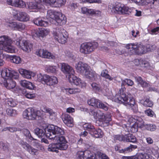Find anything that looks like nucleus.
Here are the masks:
<instances>
[{
  "instance_id": "c756f323",
  "label": "nucleus",
  "mask_w": 159,
  "mask_h": 159,
  "mask_svg": "<svg viewBox=\"0 0 159 159\" xmlns=\"http://www.w3.org/2000/svg\"><path fill=\"white\" fill-rule=\"evenodd\" d=\"M90 134L96 138H101L103 135V132L100 128L96 129L95 128L91 131Z\"/></svg>"
},
{
  "instance_id": "0e129e2a",
  "label": "nucleus",
  "mask_w": 159,
  "mask_h": 159,
  "mask_svg": "<svg viewBox=\"0 0 159 159\" xmlns=\"http://www.w3.org/2000/svg\"><path fill=\"white\" fill-rule=\"evenodd\" d=\"M16 22L11 21L7 23V25L11 29L14 30Z\"/></svg>"
},
{
  "instance_id": "49530a36",
  "label": "nucleus",
  "mask_w": 159,
  "mask_h": 159,
  "mask_svg": "<svg viewBox=\"0 0 159 159\" xmlns=\"http://www.w3.org/2000/svg\"><path fill=\"white\" fill-rule=\"evenodd\" d=\"M66 2V0H56L54 7H61L65 5Z\"/></svg>"
},
{
  "instance_id": "e2e57ef3",
  "label": "nucleus",
  "mask_w": 159,
  "mask_h": 159,
  "mask_svg": "<svg viewBox=\"0 0 159 159\" xmlns=\"http://www.w3.org/2000/svg\"><path fill=\"white\" fill-rule=\"evenodd\" d=\"M76 157L77 159H84L83 151H78Z\"/></svg>"
},
{
  "instance_id": "f03ea898",
  "label": "nucleus",
  "mask_w": 159,
  "mask_h": 159,
  "mask_svg": "<svg viewBox=\"0 0 159 159\" xmlns=\"http://www.w3.org/2000/svg\"><path fill=\"white\" fill-rule=\"evenodd\" d=\"M41 110H37L33 108H28L25 109L23 113V116L24 118L29 120H34L36 119L37 117H42L43 112L48 114L49 118L52 119H55L56 113L53 111V110L46 106H43Z\"/></svg>"
},
{
  "instance_id": "c03bdc74",
  "label": "nucleus",
  "mask_w": 159,
  "mask_h": 159,
  "mask_svg": "<svg viewBox=\"0 0 159 159\" xmlns=\"http://www.w3.org/2000/svg\"><path fill=\"white\" fill-rule=\"evenodd\" d=\"M83 127L85 130L88 131L90 134L91 131L94 129V126L91 123H85L83 125Z\"/></svg>"
},
{
  "instance_id": "f8f14e48",
  "label": "nucleus",
  "mask_w": 159,
  "mask_h": 159,
  "mask_svg": "<svg viewBox=\"0 0 159 159\" xmlns=\"http://www.w3.org/2000/svg\"><path fill=\"white\" fill-rule=\"evenodd\" d=\"M68 78L70 83H73L81 88L85 87L86 86V83L84 81L82 80L80 78L77 77L74 74Z\"/></svg>"
},
{
  "instance_id": "ea45409f",
  "label": "nucleus",
  "mask_w": 159,
  "mask_h": 159,
  "mask_svg": "<svg viewBox=\"0 0 159 159\" xmlns=\"http://www.w3.org/2000/svg\"><path fill=\"white\" fill-rule=\"evenodd\" d=\"M5 102L6 105L8 107H14L16 105V102L11 98L6 99Z\"/></svg>"
},
{
  "instance_id": "412c9836",
  "label": "nucleus",
  "mask_w": 159,
  "mask_h": 159,
  "mask_svg": "<svg viewBox=\"0 0 159 159\" xmlns=\"http://www.w3.org/2000/svg\"><path fill=\"white\" fill-rule=\"evenodd\" d=\"M8 4L16 7L23 8L26 6L25 3L22 0H7Z\"/></svg>"
},
{
  "instance_id": "6ab92c4d",
  "label": "nucleus",
  "mask_w": 159,
  "mask_h": 159,
  "mask_svg": "<svg viewBox=\"0 0 159 159\" xmlns=\"http://www.w3.org/2000/svg\"><path fill=\"white\" fill-rule=\"evenodd\" d=\"M61 118L63 122L68 126L72 127L73 126V119L67 114H63L61 116Z\"/></svg>"
},
{
  "instance_id": "052dcab7",
  "label": "nucleus",
  "mask_w": 159,
  "mask_h": 159,
  "mask_svg": "<svg viewBox=\"0 0 159 159\" xmlns=\"http://www.w3.org/2000/svg\"><path fill=\"white\" fill-rule=\"evenodd\" d=\"M82 1L84 3H100L101 1L100 0H82Z\"/></svg>"
},
{
  "instance_id": "ddd939ff",
  "label": "nucleus",
  "mask_w": 159,
  "mask_h": 159,
  "mask_svg": "<svg viewBox=\"0 0 159 159\" xmlns=\"http://www.w3.org/2000/svg\"><path fill=\"white\" fill-rule=\"evenodd\" d=\"M13 13L14 17L19 20L27 21L29 20V16L25 12L16 11Z\"/></svg>"
},
{
  "instance_id": "20e7f679",
  "label": "nucleus",
  "mask_w": 159,
  "mask_h": 159,
  "mask_svg": "<svg viewBox=\"0 0 159 159\" xmlns=\"http://www.w3.org/2000/svg\"><path fill=\"white\" fill-rule=\"evenodd\" d=\"M115 101L119 103H123L126 106H129L134 111L138 110V106L135 100L130 94L126 95L125 93H120L115 97Z\"/></svg>"
},
{
  "instance_id": "3c124183",
  "label": "nucleus",
  "mask_w": 159,
  "mask_h": 159,
  "mask_svg": "<svg viewBox=\"0 0 159 159\" xmlns=\"http://www.w3.org/2000/svg\"><path fill=\"white\" fill-rule=\"evenodd\" d=\"M134 82L130 79H125L122 81V84H127L128 86H132L134 84Z\"/></svg>"
},
{
  "instance_id": "9d476101",
  "label": "nucleus",
  "mask_w": 159,
  "mask_h": 159,
  "mask_svg": "<svg viewBox=\"0 0 159 159\" xmlns=\"http://www.w3.org/2000/svg\"><path fill=\"white\" fill-rule=\"evenodd\" d=\"M60 31H61V32H54L53 33V37L59 43L65 44L67 42L68 38L67 33L63 29H61Z\"/></svg>"
},
{
  "instance_id": "79ce46f5",
  "label": "nucleus",
  "mask_w": 159,
  "mask_h": 159,
  "mask_svg": "<svg viewBox=\"0 0 159 159\" xmlns=\"http://www.w3.org/2000/svg\"><path fill=\"white\" fill-rule=\"evenodd\" d=\"M0 148L2 149L7 154L10 153L9 148L8 146L3 142H0Z\"/></svg>"
},
{
  "instance_id": "13d9d810",
  "label": "nucleus",
  "mask_w": 159,
  "mask_h": 159,
  "mask_svg": "<svg viewBox=\"0 0 159 159\" xmlns=\"http://www.w3.org/2000/svg\"><path fill=\"white\" fill-rule=\"evenodd\" d=\"M93 90L96 92H99L100 90V88L98 86L97 84L93 83L91 84Z\"/></svg>"
},
{
  "instance_id": "bf43d9fd",
  "label": "nucleus",
  "mask_w": 159,
  "mask_h": 159,
  "mask_svg": "<svg viewBox=\"0 0 159 159\" xmlns=\"http://www.w3.org/2000/svg\"><path fill=\"white\" fill-rule=\"evenodd\" d=\"M114 139L115 140H119L120 141H123V135H116L113 136Z\"/></svg>"
},
{
  "instance_id": "4d7b16f0",
  "label": "nucleus",
  "mask_w": 159,
  "mask_h": 159,
  "mask_svg": "<svg viewBox=\"0 0 159 159\" xmlns=\"http://www.w3.org/2000/svg\"><path fill=\"white\" fill-rule=\"evenodd\" d=\"M43 2L49 4L51 6L54 7L56 0H42Z\"/></svg>"
},
{
  "instance_id": "aec40b11",
  "label": "nucleus",
  "mask_w": 159,
  "mask_h": 159,
  "mask_svg": "<svg viewBox=\"0 0 159 159\" xmlns=\"http://www.w3.org/2000/svg\"><path fill=\"white\" fill-rule=\"evenodd\" d=\"M54 20L57 23V25L61 26L66 24L67 19L65 15L61 12H59Z\"/></svg>"
},
{
  "instance_id": "864d4df0",
  "label": "nucleus",
  "mask_w": 159,
  "mask_h": 159,
  "mask_svg": "<svg viewBox=\"0 0 159 159\" xmlns=\"http://www.w3.org/2000/svg\"><path fill=\"white\" fill-rule=\"evenodd\" d=\"M147 153H139L137 155V157L132 156V157L129 159H144L145 158V156H146L145 154H147Z\"/></svg>"
},
{
  "instance_id": "b1692460",
  "label": "nucleus",
  "mask_w": 159,
  "mask_h": 159,
  "mask_svg": "<svg viewBox=\"0 0 159 159\" xmlns=\"http://www.w3.org/2000/svg\"><path fill=\"white\" fill-rule=\"evenodd\" d=\"M86 78L89 79L90 80L97 81L99 75L93 71H89V69L87 70L84 75Z\"/></svg>"
},
{
  "instance_id": "a211bd4d",
  "label": "nucleus",
  "mask_w": 159,
  "mask_h": 159,
  "mask_svg": "<svg viewBox=\"0 0 159 159\" xmlns=\"http://www.w3.org/2000/svg\"><path fill=\"white\" fill-rule=\"evenodd\" d=\"M53 139L54 140V141L56 142V143H51L49 145L48 148V151L52 152H55L57 153L58 152V149L60 150H65L67 148L68 146L67 144V142L66 140L65 144L67 146V148H66V149H60L59 148L60 143L58 142L57 141H56L54 139Z\"/></svg>"
},
{
  "instance_id": "423d86ee",
  "label": "nucleus",
  "mask_w": 159,
  "mask_h": 159,
  "mask_svg": "<svg viewBox=\"0 0 159 159\" xmlns=\"http://www.w3.org/2000/svg\"><path fill=\"white\" fill-rule=\"evenodd\" d=\"M12 41L8 36L3 35L0 37V46L6 52L14 53L15 52V48L11 45Z\"/></svg>"
},
{
  "instance_id": "4468645a",
  "label": "nucleus",
  "mask_w": 159,
  "mask_h": 159,
  "mask_svg": "<svg viewBox=\"0 0 159 159\" xmlns=\"http://www.w3.org/2000/svg\"><path fill=\"white\" fill-rule=\"evenodd\" d=\"M36 54L38 56L43 58L54 59L55 57L51 52L43 49L38 50L36 52Z\"/></svg>"
},
{
  "instance_id": "37998d69",
  "label": "nucleus",
  "mask_w": 159,
  "mask_h": 159,
  "mask_svg": "<svg viewBox=\"0 0 159 159\" xmlns=\"http://www.w3.org/2000/svg\"><path fill=\"white\" fill-rule=\"evenodd\" d=\"M142 124H134L131 126L129 127L128 128L129 132L131 133H134L138 131V128L139 125H142Z\"/></svg>"
},
{
  "instance_id": "5701e85b",
  "label": "nucleus",
  "mask_w": 159,
  "mask_h": 159,
  "mask_svg": "<svg viewBox=\"0 0 159 159\" xmlns=\"http://www.w3.org/2000/svg\"><path fill=\"white\" fill-rule=\"evenodd\" d=\"M46 30L44 28L34 30L32 36L34 39L40 37H43L46 35Z\"/></svg>"
},
{
  "instance_id": "0eeeda50",
  "label": "nucleus",
  "mask_w": 159,
  "mask_h": 159,
  "mask_svg": "<svg viewBox=\"0 0 159 159\" xmlns=\"http://www.w3.org/2000/svg\"><path fill=\"white\" fill-rule=\"evenodd\" d=\"M126 48L128 49V52L130 55L137 54L141 55L146 53L144 46L139 45L137 43H131L127 44Z\"/></svg>"
},
{
  "instance_id": "6e6d98bb",
  "label": "nucleus",
  "mask_w": 159,
  "mask_h": 159,
  "mask_svg": "<svg viewBox=\"0 0 159 159\" xmlns=\"http://www.w3.org/2000/svg\"><path fill=\"white\" fill-rule=\"evenodd\" d=\"M144 113L150 117H153L154 114V112L150 108L145 110Z\"/></svg>"
},
{
  "instance_id": "bb28decb",
  "label": "nucleus",
  "mask_w": 159,
  "mask_h": 159,
  "mask_svg": "<svg viewBox=\"0 0 159 159\" xmlns=\"http://www.w3.org/2000/svg\"><path fill=\"white\" fill-rule=\"evenodd\" d=\"M33 22L34 24L38 26L46 27L48 25V22L43 20L40 17L34 18Z\"/></svg>"
},
{
  "instance_id": "7ed1b4c3",
  "label": "nucleus",
  "mask_w": 159,
  "mask_h": 159,
  "mask_svg": "<svg viewBox=\"0 0 159 159\" xmlns=\"http://www.w3.org/2000/svg\"><path fill=\"white\" fill-rule=\"evenodd\" d=\"M0 77V84H3L7 89H10L15 87L16 82L13 79L17 80L19 78V73L13 70L6 69L2 72Z\"/></svg>"
},
{
  "instance_id": "603ef678",
  "label": "nucleus",
  "mask_w": 159,
  "mask_h": 159,
  "mask_svg": "<svg viewBox=\"0 0 159 159\" xmlns=\"http://www.w3.org/2000/svg\"><path fill=\"white\" fill-rule=\"evenodd\" d=\"M6 111L7 115L11 116H15L16 114V111L12 108H7Z\"/></svg>"
},
{
  "instance_id": "393cba45",
  "label": "nucleus",
  "mask_w": 159,
  "mask_h": 159,
  "mask_svg": "<svg viewBox=\"0 0 159 159\" xmlns=\"http://www.w3.org/2000/svg\"><path fill=\"white\" fill-rule=\"evenodd\" d=\"M81 12L83 14H89L91 16L99 14L100 13L99 11L93 9L88 8L85 7H81Z\"/></svg>"
},
{
  "instance_id": "de8ad7c7",
  "label": "nucleus",
  "mask_w": 159,
  "mask_h": 159,
  "mask_svg": "<svg viewBox=\"0 0 159 159\" xmlns=\"http://www.w3.org/2000/svg\"><path fill=\"white\" fill-rule=\"evenodd\" d=\"M108 71L106 70H103L101 73V76L106 79L109 80H112L113 79V78L111 77L108 73Z\"/></svg>"
},
{
  "instance_id": "6e6552de",
  "label": "nucleus",
  "mask_w": 159,
  "mask_h": 159,
  "mask_svg": "<svg viewBox=\"0 0 159 159\" xmlns=\"http://www.w3.org/2000/svg\"><path fill=\"white\" fill-rule=\"evenodd\" d=\"M112 10L116 13L120 15H129L132 11V10L128 7L125 6L119 2L115 3V5L113 7Z\"/></svg>"
},
{
  "instance_id": "e433bc0d",
  "label": "nucleus",
  "mask_w": 159,
  "mask_h": 159,
  "mask_svg": "<svg viewBox=\"0 0 159 159\" xmlns=\"http://www.w3.org/2000/svg\"><path fill=\"white\" fill-rule=\"evenodd\" d=\"M135 79L138 82V84H140L143 87H148L149 84L144 81L141 77L136 76L135 77Z\"/></svg>"
},
{
  "instance_id": "473e14b6",
  "label": "nucleus",
  "mask_w": 159,
  "mask_h": 159,
  "mask_svg": "<svg viewBox=\"0 0 159 159\" xmlns=\"http://www.w3.org/2000/svg\"><path fill=\"white\" fill-rule=\"evenodd\" d=\"M137 148V145L130 144L129 147L120 150V152L121 153H126L131 152Z\"/></svg>"
},
{
  "instance_id": "cd10ccee",
  "label": "nucleus",
  "mask_w": 159,
  "mask_h": 159,
  "mask_svg": "<svg viewBox=\"0 0 159 159\" xmlns=\"http://www.w3.org/2000/svg\"><path fill=\"white\" fill-rule=\"evenodd\" d=\"M33 48V44L29 41L25 40L23 42L21 48L24 51L26 52H30Z\"/></svg>"
},
{
  "instance_id": "f257e3e1",
  "label": "nucleus",
  "mask_w": 159,
  "mask_h": 159,
  "mask_svg": "<svg viewBox=\"0 0 159 159\" xmlns=\"http://www.w3.org/2000/svg\"><path fill=\"white\" fill-rule=\"evenodd\" d=\"M34 132L39 138L46 137L49 139H54L56 141L60 143L59 148L61 149H64L67 148L65 144L66 139L62 136L65 134L64 131L57 126L50 125L43 129L37 128L34 129Z\"/></svg>"
},
{
  "instance_id": "680f3d73",
  "label": "nucleus",
  "mask_w": 159,
  "mask_h": 159,
  "mask_svg": "<svg viewBox=\"0 0 159 159\" xmlns=\"http://www.w3.org/2000/svg\"><path fill=\"white\" fill-rule=\"evenodd\" d=\"M4 130L5 131L8 130L10 132H13L16 131L17 130V129L16 127H9L5 128L4 129Z\"/></svg>"
},
{
  "instance_id": "4be33fe9",
  "label": "nucleus",
  "mask_w": 159,
  "mask_h": 159,
  "mask_svg": "<svg viewBox=\"0 0 159 159\" xmlns=\"http://www.w3.org/2000/svg\"><path fill=\"white\" fill-rule=\"evenodd\" d=\"M18 70L23 77L28 79H31L32 77H34L35 75L34 73L23 69H19Z\"/></svg>"
},
{
  "instance_id": "8fccbe9b",
  "label": "nucleus",
  "mask_w": 159,
  "mask_h": 159,
  "mask_svg": "<svg viewBox=\"0 0 159 159\" xmlns=\"http://www.w3.org/2000/svg\"><path fill=\"white\" fill-rule=\"evenodd\" d=\"M96 155L101 159H110L109 157L105 154L102 152L100 151H97Z\"/></svg>"
},
{
  "instance_id": "a18cd8bd",
  "label": "nucleus",
  "mask_w": 159,
  "mask_h": 159,
  "mask_svg": "<svg viewBox=\"0 0 159 159\" xmlns=\"http://www.w3.org/2000/svg\"><path fill=\"white\" fill-rule=\"evenodd\" d=\"M10 60L11 62L18 64L21 62V58L20 57L16 56L14 55L10 57Z\"/></svg>"
},
{
  "instance_id": "c85d7f7f",
  "label": "nucleus",
  "mask_w": 159,
  "mask_h": 159,
  "mask_svg": "<svg viewBox=\"0 0 159 159\" xmlns=\"http://www.w3.org/2000/svg\"><path fill=\"white\" fill-rule=\"evenodd\" d=\"M128 121L129 122H134V124H143V122L141 117L135 115L129 116V118Z\"/></svg>"
},
{
  "instance_id": "7c9ffc66",
  "label": "nucleus",
  "mask_w": 159,
  "mask_h": 159,
  "mask_svg": "<svg viewBox=\"0 0 159 159\" xmlns=\"http://www.w3.org/2000/svg\"><path fill=\"white\" fill-rule=\"evenodd\" d=\"M135 65L143 67H146L149 65V63L143 59H136L134 62Z\"/></svg>"
},
{
  "instance_id": "1a4fd4ad",
  "label": "nucleus",
  "mask_w": 159,
  "mask_h": 159,
  "mask_svg": "<svg viewBox=\"0 0 159 159\" xmlns=\"http://www.w3.org/2000/svg\"><path fill=\"white\" fill-rule=\"evenodd\" d=\"M38 79L43 84H46L49 86L54 85L58 83L57 77L53 76H50L47 75H40Z\"/></svg>"
},
{
  "instance_id": "69168bd1",
  "label": "nucleus",
  "mask_w": 159,
  "mask_h": 159,
  "mask_svg": "<svg viewBox=\"0 0 159 159\" xmlns=\"http://www.w3.org/2000/svg\"><path fill=\"white\" fill-rule=\"evenodd\" d=\"M25 97L29 99H32L35 97V95L34 94H32L30 92H26L25 94Z\"/></svg>"
},
{
  "instance_id": "f704fd0d",
  "label": "nucleus",
  "mask_w": 159,
  "mask_h": 159,
  "mask_svg": "<svg viewBox=\"0 0 159 159\" xmlns=\"http://www.w3.org/2000/svg\"><path fill=\"white\" fill-rule=\"evenodd\" d=\"M140 102L145 107H151L153 105V102L149 98H146L145 100H141Z\"/></svg>"
},
{
  "instance_id": "72a5a7b5",
  "label": "nucleus",
  "mask_w": 159,
  "mask_h": 159,
  "mask_svg": "<svg viewBox=\"0 0 159 159\" xmlns=\"http://www.w3.org/2000/svg\"><path fill=\"white\" fill-rule=\"evenodd\" d=\"M41 2H38L36 1L35 2H30L27 3L28 7L30 9H35L37 10L39 9V3Z\"/></svg>"
},
{
  "instance_id": "5fc2aeb1",
  "label": "nucleus",
  "mask_w": 159,
  "mask_h": 159,
  "mask_svg": "<svg viewBox=\"0 0 159 159\" xmlns=\"http://www.w3.org/2000/svg\"><path fill=\"white\" fill-rule=\"evenodd\" d=\"M97 108L102 109L106 111H107L108 109V107L107 105L100 101Z\"/></svg>"
},
{
  "instance_id": "a19ab883",
  "label": "nucleus",
  "mask_w": 159,
  "mask_h": 159,
  "mask_svg": "<svg viewBox=\"0 0 159 159\" xmlns=\"http://www.w3.org/2000/svg\"><path fill=\"white\" fill-rule=\"evenodd\" d=\"M57 67L56 66L47 65L45 69L48 73H56L57 71Z\"/></svg>"
},
{
  "instance_id": "c9c22d12",
  "label": "nucleus",
  "mask_w": 159,
  "mask_h": 159,
  "mask_svg": "<svg viewBox=\"0 0 159 159\" xmlns=\"http://www.w3.org/2000/svg\"><path fill=\"white\" fill-rule=\"evenodd\" d=\"M99 100L95 98H92L89 99L87 101L88 104L92 106L97 107Z\"/></svg>"
},
{
  "instance_id": "4c0bfd02",
  "label": "nucleus",
  "mask_w": 159,
  "mask_h": 159,
  "mask_svg": "<svg viewBox=\"0 0 159 159\" xmlns=\"http://www.w3.org/2000/svg\"><path fill=\"white\" fill-rule=\"evenodd\" d=\"M58 12L52 10H48L47 11V17L48 18H51L54 20L57 14H58Z\"/></svg>"
},
{
  "instance_id": "58836bf2",
  "label": "nucleus",
  "mask_w": 159,
  "mask_h": 159,
  "mask_svg": "<svg viewBox=\"0 0 159 159\" xmlns=\"http://www.w3.org/2000/svg\"><path fill=\"white\" fill-rule=\"evenodd\" d=\"M66 93L68 94H75L76 93H80V90L77 88H68L65 89Z\"/></svg>"
},
{
  "instance_id": "09e8293b",
  "label": "nucleus",
  "mask_w": 159,
  "mask_h": 159,
  "mask_svg": "<svg viewBox=\"0 0 159 159\" xmlns=\"http://www.w3.org/2000/svg\"><path fill=\"white\" fill-rule=\"evenodd\" d=\"M23 132L24 135L27 137L31 140H34V139L32 137L30 133V131L27 129H24L23 131Z\"/></svg>"
},
{
  "instance_id": "774afa93",
  "label": "nucleus",
  "mask_w": 159,
  "mask_h": 159,
  "mask_svg": "<svg viewBox=\"0 0 159 159\" xmlns=\"http://www.w3.org/2000/svg\"><path fill=\"white\" fill-rule=\"evenodd\" d=\"M147 129L148 130L151 131H154L156 129V126L155 125H147Z\"/></svg>"
},
{
  "instance_id": "9b49d317",
  "label": "nucleus",
  "mask_w": 159,
  "mask_h": 159,
  "mask_svg": "<svg viewBox=\"0 0 159 159\" xmlns=\"http://www.w3.org/2000/svg\"><path fill=\"white\" fill-rule=\"evenodd\" d=\"M94 115L96 118L98 119L99 121L105 124V126L108 125L109 122L111 120V118L110 115L105 114L100 111L95 112Z\"/></svg>"
},
{
  "instance_id": "f3484780",
  "label": "nucleus",
  "mask_w": 159,
  "mask_h": 159,
  "mask_svg": "<svg viewBox=\"0 0 159 159\" xmlns=\"http://www.w3.org/2000/svg\"><path fill=\"white\" fill-rule=\"evenodd\" d=\"M77 72L84 75L86 71L89 70V66L86 64L80 61L75 66Z\"/></svg>"
},
{
  "instance_id": "2eb2a0df",
  "label": "nucleus",
  "mask_w": 159,
  "mask_h": 159,
  "mask_svg": "<svg viewBox=\"0 0 159 159\" xmlns=\"http://www.w3.org/2000/svg\"><path fill=\"white\" fill-rule=\"evenodd\" d=\"M61 69L63 73L66 75V76L68 75V77H70L75 73L74 70L72 67L67 63H61Z\"/></svg>"
},
{
  "instance_id": "a878e982",
  "label": "nucleus",
  "mask_w": 159,
  "mask_h": 159,
  "mask_svg": "<svg viewBox=\"0 0 159 159\" xmlns=\"http://www.w3.org/2000/svg\"><path fill=\"white\" fill-rule=\"evenodd\" d=\"M123 141L125 142H129L133 143H136L137 142L136 137L131 134L123 135Z\"/></svg>"
},
{
  "instance_id": "dca6fc26",
  "label": "nucleus",
  "mask_w": 159,
  "mask_h": 159,
  "mask_svg": "<svg viewBox=\"0 0 159 159\" xmlns=\"http://www.w3.org/2000/svg\"><path fill=\"white\" fill-rule=\"evenodd\" d=\"M19 143L21 146L30 154L34 155L37 154L38 150L33 148L26 142L21 140Z\"/></svg>"
},
{
  "instance_id": "39448f33",
  "label": "nucleus",
  "mask_w": 159,
  "mask_h": 159,
  "mask_svg": "<svg viewBox=\"0 0 159 159\" xmlns=\"http://www.w3.org/2000/svg\"><path fill=\"white\" fill-rule=\"evenodd\" d=\"M98 46V43L95 41L85 42L82 43L79 48L80 52L84 55L89 54Z\"/></svg>"
},
{
  "instance_id": "2f4dec72",
  "label": "nucleus",
  "mask_w": 159,
  "mask_h": 159,
  "mask_svg": "<svg viewBox=\"0 0 159 159\" xmlns=\"http://www.w3.org/2000/svg\"><path fill=\"white\" fill-rule=\"evenodd\" d=\"M20 84L22 86L28 89H32L34 88V85L32 83L26 80H21Z\"/></svg>"
},
{
  "instance_id": "338daca9",
  "label": "nucleus",
  "mask_w": 159,
  "mask_h": 159,
  "mask_svg": "<svg viewBox=\"0 0 159 159\" xmlns=\"http://www.w3.org/2000/svg\"><path fill=\"white\" fill-rule=\"evenodd\" d=\"M25 25L24 24L19 23L18 25V28L17 30L19 31H22L25 29Z\"/></svg>"
}]
</instances>
